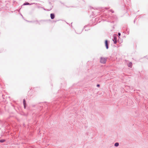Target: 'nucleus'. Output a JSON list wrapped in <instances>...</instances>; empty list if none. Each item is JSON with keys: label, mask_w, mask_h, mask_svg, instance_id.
Listing matches in <instances>:
<instances>
[{"label": "nucleus", "mask_w": 148, "mask_h": 148, "mask_svg": "<svg viewBox=\"0 0 148 148\" xmlns=\"http://www.w3.org/2000/svg\"><path fill=\"white\" fill-rule=\"evenodd\" d=\"M106 60L105 58L102 57L100 58V62L101 63L104 64L106 62Z\"/></svg>", "instance_id": "obj_1"}, {"label": "nucleus", "mask_w": 148, "mask_h": 148, "mask_svg": "<svg viewBox=\"0 0 148 148\" xmlns=\"http://www.w3.org/2000/svg\"><path fill=\"white\" fill-rule=\"evenodd\" d=\"M114 38L112 40L114 42V44H116L117 42V38L116 36H114Z\"/></svg>", "instance_id": "obj_2"}, {"label": "nucleus", "mask_w": 148, "mask_h": 148, "mask_svg": "<svg viewBox=\"0 0 148 148\" xmlns=\"http://www.w3.org/2000/svg\"><path fill=\"white\" fill-rule=\"evenodd\" d=\"M105 44L106 49H108L109 48L108 44V41L107 40H106L105 41Z\"/></svg>", "instance_id": "obj_3"}, {"label": "nucleus", "mask_w": 148, "mask_h": 148, "mask_svg": "<svg viewBox=\"0 0 148 148\" xmlns=\"http://www.w3.org/2000/svg\"><path fill=\"white\" fill-rule=\"evenodd\" d=\"M55 15L53 13H51L50 14V17L51 19H53L55 18Z\"/></svg>", "instance_id": "obj_4"}, {"label": "nucleus", "mask_w": 148, "mask_h": 148, "mask_svg": "<svg viewBox=\"0 0 148 148\" xmlns=\"http://www.w3.org/2000/svg\"><path fill=\"white\" fill-rule=\"evenodd\" d=\"M23 104L24 106V108H25L26 107V102L25 100V99L23 100Z\"/></svg>", "instance_id": "obj_5"}, {"label": "nucleus", "mask_w": 148, "mask_h": 148, "mask_svg": "<svg viewBox=\"0 0 148 148\" xmlns=\"http://www.w3.org/2000/svg\"><path fill=\"white\" fill-rule=\"evenodd\" d=\"M128 67L131 68L132 66V63L131 62H130L128 64Z\"/></svg>", "instance_id": "obj_6"}, {"label": "nucleus", "mask_w": 148, "mask_h": 148, "mask_svg": "<svg viewBox=\"0 0 148 148\" xmlns=\"http://www.w3.org/2000/svg\"><path fill=\"white\" fill-rule=\"evenodd\" d=\"M33 3H31V4H30L28 2H26V3H24L23 4V5H31V4H33Z\"/></svg>", "instance_id": "obj_7"}, {"label": "nucleus", "mask_w": 148, "mask_h": 148, "mask_svg": "<svg viewBox=\"0 0 148 148\" xmlns=\"http://www.w3.org/2000/svg\"><path fill=\"white\" fill-rule=\"evenodd\" d=\"M114 145L116 147H118L119 145V143H116Z\"/></svg>", "instance_id": "obj_8"}, {"label": "nucleus", "mask_w": 148, "mask_h": 148, "mask_svg": "<svg viewBox=\"0 0 148 148\" xmlns=\"http://www.w3.org/2000/svg\"><path fill=\"white\" fill-rule=\"evenodd\" d=\"M5 140L4 139H1L0 140V142L1 143H3L4 142Z\"/></svg>", "instance_id": "obj_9"}, {"label": "nucleus", "mask_w": 148, "mask_h": 148, "mask_svg": "<svg viewBox=\"0 0 148 148\" xmlns=\"http://www.w3.org/2000/svg\"><path fill=\"white\" fill-rule=\"evenodd\" d=\"M35 22H36V24H39V25H40V24L39 23V21H36Z\"/></svg>", "instance_id": "obj_10"}, {"label": "nucleus", "mask_w": 148, "mask_h": 148, "mask_svg": "<svg viewBox=\"0 0 148 148\" xmlns=\"http://www.w3.org/2000/svg\"><path fill=\"white\" fill-rule=\"evenodd\" d=\"M121 33L120 32L118 33V35L119 36H119H121Z\"/></svg>", "instance_id": "obj_11"}, {"label": "nucleus", "mask_w": 148, "mask_h": 148, "mask_svg": "<svg viewBox=\"0 0 148 148\" xmlns=\"http://www.w3.org/2000/svg\"><path fill=\"white\" fill-rule=\"evenodd\" d=\"M97 87H99L100 86V85L99 84H97Z\"/></svg>", "instance_id": "obj_12"}, {"label": "nucleus", "mask_w": 148, "mask_h": 148, "mask_svg": "<svg viewBox=\"0 0 148 148\" xmlns=\"http://www.w3.org/2000/svg\"><path fill=\"white\" fill-rule=\"evenodd\" d=\"M110 11L112 13L114 12V11L112 10H111Z\"/></svg>", "instance_id": "obj_13"}, {"label": "nucleus", "mask_w": 148, "mask_h": 148, "mask_svg": "<svg viewBox=\"0 0 148 148\" xmlns=\"http://www.w3.org/2000/svg\"><path fill=\"white\" fill-rule=\"evenodd\" d=\"M114 20H113V21H110V22L111 23H112V22H114Z\"/></svg>", "instance_id": "obj_14"}, {"label": "nucleus", "mask_w": 148, "mask_h": 148, "mask_svg": "<svg viewBox=\"0 0 148 148\" xmlns=\"http://www.w3.org/2000/svg\"><path fill=\"white\" fill-rule=\"evenodd\" d=\"M51 9H50V10H47V11H49L51 10Z\"/></svg>", "instance_id": "obj_15"}, {"label": "nucleus", "mask_w": 148, "mask_h": 148, "mask_svg": "<svg viewBox=\"0 0 148 148\" xmlns=\"http://www.w3.org/2000/svg\"><path fill=\"white\" fill-rule=\"evenodd\" d=\"M135 20H134V23L135 22Z\"/></svg>", "instance_id": "obj_16"}, {"label": "nucleus", "mask_w": 148, "mask_h": 148, "mask_svg": "<svg viewBox=\"0 0 148 148\" xmlns=\"http://www.w3.org/2000/svg\"><path fill=\"white\" fill-rule=\"evenodd\" d=\"M126 31H127V29H126Z\"/></svg>", "instance_id": "obj_17"}]
</instances>
